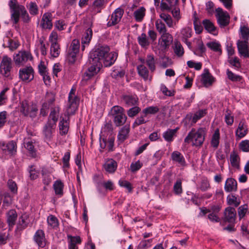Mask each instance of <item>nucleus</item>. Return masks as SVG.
<instances>
[{"label": "nucleus", "mask_w": 249, "mask_h": 249, "mask_svg": "<svg viewBox=\"0 0 249 249\" xmlns=\"http://www.w3.org/2000/svg\"><path fill=\"white\" fill-rule=\"evenodd\" d=\"M108 46H99L93 49L89 53V62L90 64H97L98 67H110L112 65L117 58V53H109Z\"/></svg>", "instance_id": "obj_1"}, {"label": "nucleus", "mask_w": 249, "mask_h": 249, "mask_svg": "<svg viewBox=\"0 0 249 249\" xmlns=\"http://www.w3.org/2000/svg\"><path fill=\"white\" fill-rule=\"evenodd\" d=\"M8 5L11 13V18L15 24L18 22L20 15L24 22L27 23L30 20L29 16L24 6L18 4L17 0H10Z\"/></svg>", "instance_id": "obj_2"}, {"label": "nucleus", "mask_w": 249, "mask_h": 249, "mask_svg": "<svg viewBox=\"0 0 249 249\" xmlns=\"http://www.w3.org/2000/svg\"><path fill=\"white\" fill-rule=\"evenodd\" d=\"M205 134V131L203 128H199L197 131L193 128L185 138L184 142L188 143L191 142L193 145L200 146L204 142Z\"/></svg>", "instance_id": "obj_3"}, {"label": "nucleus", "mask_w": 249, "mask_h": 249, "mask_svg": "<svg viewBox=\"0 0 249 249\" xmlns=\"http://www.w3.org/2000/svg\"><path fill=\"white\" fill-rule=\"evenodd\" d=\"M111 113L116 126H122L126 122L127 117L122 107L118 106H114L111 109Z\"/></svg>", "instance_id": "obj_4"}, {"label": "nucleus", "mask_w": 249, "mask_h": 249, "mask_svg": "<svg viewBox=\"0 0 249 249\" xmlns=\"http://www.w3.org/2000/svg\"><path fill=\"white\" fill-rule=\"evenodd\" d=\"M20 112L25 116H29L32 119L36 117L38 109L36 104L24 100L20 103Z\"/></svg>", "instance_id": "obj_5"}, {"label": "nucleus", "mask_w": 249, "mask_h": 249, "mask_svg": "<svg viewBox=\"0 0 249 249\" xmlns=\"http://www.w3.org/2000/svg\"><path fill=\"white\" fill-rule=\"evenodd\" d=\"M75 88H72L69 94L68 104L66 112L67 116L73 114L78 108L79 99L75 95Z\"/></svg>", "instance_id": "obj_6"}, {"label": "nucleus", "mask_w": 249, "mask_h": 249, "mask_svg": "<svg viewBox=\"0 0 249 249\" xmlns=\"http://www.w3.org/2000/svg\"><path fill=\"white\" fill-rule=\"evenodd\" d=\"M12 69V59L7 55H4L0 64V73L5 77L10 75Z\"/></svg>", "instance_id": "obj_7"}, {"label": "nucleus", "mask_w": 249, "mask_h": 249, "mask_svg": "<svg viewBox=\"0 0 249 249\" xmlns=\"http://www.w3.org/2000/svg\"><path fill=\"white\" fill-rule=\"evenodd\" d=\"M32 58L30 52L25 51L18 52L14 55L13 59L17 66H20L24 65L28 60Z\"/></svg>", "instance_id": "obj_8"}, {"label": "nucleus", "mask_w": 249, "mask_h": 249, "mask_svg": "<svg viewBox=\"0 0 249 249\" xmlns=\"http://www.w3.org/2000/svg\"><path fill=\"white\" fill-rule=\"evenodd\" d=\"M215 16L217 22L221 27H225L229 23L230 16L227 12H224L221 8H217L215 10Z\"/></svg>", "instance_id": "obj_9"}, {"label": "nucleus", "mask_w": 249, "mask_h": 249, "mask_svg": "<svg viewBox=\"0 0 249 249\" xmlns=\"http://www.w3.org/2000/svg\"><path fill=\"white\" fill-rule=\"evenodd\" d=\"M124 13V10L122 8L119 7L116 9L110 16L107 26L111 27L117 24L121 21Z\"/></svg>", "instance_id": "obj_10"}, {"label": "nucleus", "mask_w": 249, "mask_h": 249, "mask_svg": "<svg viewBox=\"0 0 249 249\" xmlns=\"http://www.w3.org/2000/svg\"><path fill=\"white\" fill-rule=\"evenodd\" d=\"M34 73L32 67H27L19 70V77L23 81L29 82L34 79Z\"/></svg>", "instance_id": "obj_11"}, {"label": "nucleus", "mask_w": 249, "mask_h": 249, "mask_svg": "<svg viewBox=\"0 0 249 249\" xmlns=\"http://www.w3.org/2000/svg\"><path fill=\"white\" fill-rule=\"evenodd\" d=\"M173 41V36L168 32L160 35L158 42L160 47L163 49L168 48Z\"/></svg>", "instance_id": "obj_12"}, {"label": "nucleus", "mask_w": 249, "mask_h": 249, "mask_svg": "<svg viewBox=\"0 0 249 249\" xmlns=\"http://www.w3.org/2000/svg\"><path fill=\"white\" fill-rule=\"evenodd\" d=\"M139 60L143 65L145 64L151 72H153L156 70V60L153 54H147L145 59L139 58Z\"/></svg>", "instance_id": "obj_13"}, {"label": "nucleus", "mask_w": 249, "mask_h": 249, "mask_svg": "<svg viewBox=\"0 0 249 249\" xmlns=\"http://www.w3.org/2000/svg\"><path fill=\"white\" fill-rule=\"evenodd\" d=\"M238 52L240 54L244 57L249 56V42L239 40L237 42Z\"/></svg>", "instance_id": "obj_14"}, {"label": "nucleus", "mask_w": 249, "mask_h": 249, "mask_svg": "<svg viewBox=\"0 0 249 249\" xmlns=\"http://www.w3.org/2000/svg\"><path fill=\"white\" fill-rule=\"evenodd\" d=\"M1 150L7 154L13 155L16 152L17 144L13 141L9 142L8 143H0Z\"/></svg>", "instance_id": "obj_15"}, {"label": "nucleus", "mask_w": 249, "mask_h": 249, "mask_svg": "<svg viewBox=\"0 0 249 249\" xmlns=\"http://www.w3.org/2000/svg\"><path fill=\"white\" fill-rule=\"evenodd\" d=\"M91 66L89 68L88 71L85 73L83 81H88L94 75L96 74L99 71L102 67H98L97 64H90Z\"/></svg>", "instance_id": "obj_16"}, {"label": "nucleus", "mask_w": 249, "mask_h": 249, "mask_svg": "<svg viewBox=\"0 0 249 249\" xmlns=\"http://www.w3.org/2000/svg\"><path fill=\"white\" fill-rule=\"evenodd\" d=\"M56 124L50 122H47L44 125L43 128V134L47 140H50L52 136V134L54 131Z\"/></svg>", "instance_id": "obj_17"}, {"label": "nucleus", "mask_w": 249, "mask_h": 249, "mask_svg": "<svg viewBox=\"0 0 249 249\" xmlns=\"http://www.w3.org/2000/svg\"><path fill=\"white\" fill-rule=\"evenodd\" d=\"M248 133V127L245 122L242 120L239 123L238 127L235 132V135L239 139L244 137Z\"/></svg>", "instance_id": "obj_18"}, {"label": "nucleus", "mask_w": 249, "mask_h": 249, "mask_svg": "<svg viewBox=\"0 0 249 249\" xmlns=\"http://www.w3.org/2000/svg\"><path fill=\"white\" fill-rule=\"evenodd\" d=\"M52 15L50 13H45L42 16L41 26L43 29H51L53 27Z\"/></svg>", "instance_id": "obj_19"}, {"label": "nucleus", "mask_w": 249, "mask_h": 249, "mask_svg": "<svg viewBox=\"0 0 249 249\" xmlns=\"http://www.w3.org/2000/svg\"><path fill=\"white\" fill-rule=\"evenodd\" d=\"M130 132V126L129 124H126L121 128L119 131L117 139L121 142H123L128 137Z\"/></svg>", "instance_id": "obj_20"}, {"label": "nucleus", "mask_w": 249, "mask_h": 249, "mask_svg": "<svg viewBox=\"0 0 249 249\" xmlns=\"http://www.w3.org/2000/svg\"><path fill=\"white\" fill-rule=\"evenodd\" d=\"M34 240L39 247L43 248L46 245L44 233L42 230H38L34 235Z\"/></svg>", "instance_id": "obj_21"}, {"label": "nucleus", "mask_w": 249, "mask_h": 249, "mask_svg": "<svg viewBox=\"0 0 249 249\" xmlns=\"http://www.w3.org/2000/svg\"><path fill=\"white\" fill-rule=\"evenodd\" d=\"M237 184L236 181L232 178H228L226 180L224 189L227 192H235L237 190Z\"/></svg>", "instance_id": "obj_22"}, {"label": "nucleus", "mask_w": 249, "mask_h": 249, "mask_svg": "<svg viewBox=\"0 0 249 249\" xmlns=\"http://www.w3.org/2000/svg\"><path fill=\"white\" fill-rule=\"evenodd\" d=\"M124 103L127 107L136 106L138 102V98L136 95H124L122 97Z\"/></svg>", "instance_id": "obj_23"}, {"label": "nucleus", "mask_w": 249, "mask_h": 249, "mask_svg": "<svg viewBox=\"0 0 249 249\" xmlns=\"http://www.w3.org/2000/svg\"><path fill=\"white\" fill-rule=\"evenodd\" d=\"M104 168L108 173H113L117 168V162L113 159H109L103 165Z\"/></svg>", "instance_id": "obj_24"}, {"label": "nucleus", "mask_w": 249, "mask_h": 249, "mask_svg": "<svg viewBox=\"0 0 249 249\" xmlns=\"http://www.w3.org/2000/svg\"><path fill=\"white\" fill-rule=\"evenodd\" d=\"M171 159L172 160L181 166H184L186 165V162L183 156L178 151H174L171 154Z\"/></svg>", "instance_id": "obj_25"}, {"label": "nucleus", "mask_w": 249, "mask_h": 249, "mask_svg": "<svg viewBox=\"0 0 249 249\" xmlns=\"http://www.w3.org/2000/svg\"><path fill=\"white\" fill-rule=\"evenodd\" d=\"M206 114V109H200L194 114L188 115L187 117L191 120L192 123L195 124L198 120L205 116Z\"/></svg>", "instance_id": "obj_26"}, {"label": "nucleus", "mask_w": 249, "mask_h": 249, "mask_svg": "<svg viewBox=\"0 0 249 249\" xmlns=\"http://www.w3.org/2000/svg\"><path fill=\"white\" fill-rule=\"evenodd\" d=\"M92 36V31L91 28H89L86 30V32L82 39L81 50L82 51H84L85 47L89 45Z\"/></svg>", "instance_id": "obj_27"}, {"label": "nucleus", "mask_w": 249, "mask_h": 249, "mask_svg": "<svg viewBox=\"0 0 249 249\" xmlns=\"http://www.w3.org/2000/svg\"><path fill=\"white\" fill-rule=\"evenodd\" d=\"M137 71L139 75L142 77L144 81L148 80H151V78H149V71L147 68L141 63L137 66Z\"/></svg>", "instance_id": "obj_28"}, {"label": "nucleus", "mask_w": 249, "mask_h": 249, "mask_svg": "<svg viewBox=\"0 0 249 249\" xmlns=\"http://www.w3.org/2000/svg\"><path fill=\"white\" fill-rule=\"evenodd\" d=\"M205 73L202 74V82L205 87H208L212 84L213 78L209 72L208 70H205Z\"/></svg>", "instance_id": "obj_29"}, {"label": "nucleus", "mask_w": 249, "mask_h": 249, "mask_svg": "<svg viewBox=\"0 0 249 249\" xmlns=\"http://www.w3.org/2000/svg\"><path fill=\"white\" fill-rule=\"evenodd\" d=\"M178 129V128L173 129H167V131L163 132L162 134L163 138L167 142H172L174 140V137L176 136Z\"/></svg>", "instance_id": "obj_30"}, {"label": "nucleus", "mask_w": 249, "mask_h": 249, "mask_svg": "<svg viewBox=\"0 0 249 249\" xmlns=\"http://www.w3.org/2000/svg\"><path fill=\"white\" fill-rule=\"evenodd\" d=\"M68 237L70 239L69 249H78L76 244L81 243V239L79 236H72L68 235Z\"/></svg>", "instance_id": "obj_31"}, {"label": "nucleus", "mask_w": 249, "mask_h": 249, "mask_svg": "<svg viewBox=\"0 0 249 249\" xmlns=\"http://www.w3.org/2000/svg\"><path fill=\"white\" fill-rule=\"evenodd\" d=\"M162 0L160 3V7L163 10H170L172 7L175 6L178 3V0H166L167 3Z\"/></svg>", "instance_id": "obj_32"}, {"label": "nucleus", "mask_w": 249, "mask_h": 249, "mask_svg": "<svg viewBox=\"0 0 249 249\" xmlns=\"http://www.w3.org/2000/svg\"><path fill=\"white\" fill-rule=\"evenodd\" d=\"M60 133L61 135H65L69 130V123L68 121L62 118L59 124Z\"/></svg>", "instance_id": "obj_33"}, {"label": "nucleus", "mask_w": 249, "mask_h": 249, "mask_svg": "<svg viewBox=\"0 0 249 249\" xmlns=\"http://www.w3.org/2000/svg\"><path fill=\"white\" fill-rule=\"evenodd\" d=\"M145 9L143 7H141L134 13V16L138 22L142 21L145 16Z\"/></svg>", "instance_id": "obj_34"}, {"label": "nucleus", "mask_w": 249, "mask_h": 249, "mask_svg": "<svg viewBox=\"0 0 249 249\" xmlns=\"http://www.w3.org/2000/svg\"><path fill=\"white\" fill-rule=\"evenodd\" d=\"M138 41L140 45L142 48H147L150 42L145 34L142 33L138 37Z\"/></svg>", "instance_id": "obj_35"}, {"label": "nucleus", "mask_w": 249, "mask_h": 249, "mask_svg": "<svg viewBox=\"0 0 249 249\" xmlns=\"http://www.w3.org/2000/svg\"><path fill=\"white\" fill-rule=\"evenodd\" d=\"M155 26L157 31L160 35L167 32L165 25L160 19H157L156 21Z\"/></svg>", "instance_id": "obj_36"}, {"label": "nucleus", "mask_w": 249, "mask_h": 249, "mask_svg": "<svg viewBox=\"0 0 249 249\" xmlns=\"http://www.w3.org/2000/svg\"><path fill=\"white\" fill-rule=\"evenodd\" d=\"M59 45L57 42H53L51 44L50 52L51 55L53 57H57L60 53Z\"/></svg>", "instance_id": "obj_37"}, {"label": "nucleus", "mask_w": 249, "mask_h": 249, "mask_svg": "<svg viewBox=\"0 0 249 249\" xmlns=\"http://www.w3.org/2000/svg\"><path fill=\"white\" fill-rule=\"evenodd\" d=\"M173 49L174 53L178 56H181L184 54V49L178 41H175Z\"/></svg>", "instance_id": "obj_38"}, {"label": "nucleus", "mask_w": 249, "mask_h": 249, "mask_svg": "<svg viewBox=\"0 0 249 249\" xmlns=\"http://www.w3.org/2000/svg\"><path fill=\"white\" fill-rule=\"evenodd\" d=\"M220 134L218 129L215 131L214 134L213 135L211 145L214 148H217L219 143Z\"/></svg>", "instance_id": "obj_39"}, {"label": "nucleus", "mask_w": 249, "mask_h": 249, "mask_svg": "<svg viewBox=\"0 0 249 249\" xmlns=\"http://www.w3.org/2000/svg\"><path fill=\"white\" fill-rule=\"evenodd\" d=\"M182 40L187 43V39L192 36V29L189 27H185L181 31Z\"/></svg>", "instance_id": "obj_40"}, {"label": "nucleus", "mask_w": 249, "mask_h": 249, "mask_svg": "<svg viewBox=\"0 0 249 249\" xmlns=\"http://www.w3.org/2000/svg\"><path fill=\"white\" fill-rule=\"evenodd\" d=\"M55 101V95L52 92H47L45 97L44 102L43 104H46L50 108L51 106Z\"/></svg>", "instance_id": "obj_41"}, {"label": "nucleus", "mask_w": 249, "mask_h": 249, "mask_svg": "<svg viewBox=\"0 0 249 249\" xmlns=\"http://www.w3.org/2000/svg\"><path fill=\"white\" fill-rule=\"evenodd\" d=\"M25 147L29 151L30 156L33 158L36 156V151L32 141H25Z\"/></svg>", "instance_id": "obj_42"}, {"label": "nucleus", "mask_w": 249, "mask_h": 249, "mask_svg": "<svg viewBox=\"0 0 249 249\" xmlns=\"http://www.w3.org/2000/svg\"><path fill=\"white\" fill-rule=\"evenodd\" d=\"M80 49V42L77 39H74L72 40L70 48L69 49V51L75 53H78L79 52Z\"/></svg>", "instance_id": "obj_43"}, {"label": "nucleus", "mask_w": 249, "mask_h": 249, "mask_svg": "<svg viewBox=\"0 0 249 249\" xmlns=\"http://www.w3.org/2000/svg\"><path fill=\"white\" fill-rule=\"evenodd\" d=\"M205 29L209 32L212 33L215 31V28L213 23L209 19H204L202 22Z\"/></svg>", "instance_id": "obj_44"}, {"label": "nucleus", "mask_w": 249, "mask_h": 249, "mask_svg": "<svg viewBox=\"0 0 249 249\" xmlns=\"http://www.w3.org/2000/svg\"><path fill=\"white\" fill-rule=\"evenodd\" d=\"M160 17L161 19L166 22L169 27H172L173 26V21L171 17L169 15L165 13H161Z\"/></svg>", "instance_id": "obj_45"}, {"label": "nucleus", "mask_w": 249, "mask_h": 249, "mask_svg": "<svg viewBox=\"0 0 249 249\" xmlns=\"http://www.w3.org/2000/svg\"><path fill=\"white\" fill-rule=\"evenodd\" d=\"M159 111V108L156 106H150L142 110V113L146 116L148 114H155Z\"/></svg>", "instance_id": "obj_46"}, {"label": "nucleus", "mask_w": 249, "mask_h": 249, "mask_svg": "<svg viewBox=\"0 0 249 249\" xmlns=\"http://www.w3.org/2000/svg\"><path fill=\"white\" fill-rule=\"evenodd\" d=\"M230 162L231 165L237 167L239 166V157L235 151H233L230 155Z\"/></svg>", "instance_id": "obj_47"}, {"label": "nucleus", "mask_w": 249, "mask_h": 249, "mask_svg": "<svg viewBox=\"0 0 249 249\" xmlns=\"http://www.w3.org/2000/svg\"><path fill=\"white\" fill-rule=\"evenodd\" d=\"M53 188L56 195L63 194V184L61 181H56L53 184Z\"/></svg>", "instance_id": "obj_48"}, {"label": "nucleus", "mask_w": 249, "mask_h": 249, "mask_svg": "<svg viewBox=\"0 0 249 249\" xmlns=\"http://www.w3.org/2000/svg\"><path fill=\"white\" fill-rule=\"evenodd\" d=\"M240 33L243 41H248L249 39V28L246 26L240 27Z\"/></svg>", "instance_id": "obj_49"}, {"label": "nucleus", "mask_w": 249, "mask_h": 249, "mask_svg": "<svg viewBox=\"0 0 249 249\" xmlns=\"http://www.w3.org/2000/svg\"><path fill=\"white\" fill-rule=\"evenodd\" d=\"M236 210L234 208L228 207L225 211V218H235Z\"/></svg>", "instance_id": "obj_50"}, {"label": "nucleus", "mask_w": 249, "mask_h": 249, "mask_svg": "<svg viewBox=\"0 0 249 249\" xmlns=\"http://www.w3.org/2000/svg\"><path fill=\"white\" fill-rule=\"evenodd\" d=\"M207 46L211 50L215 52H220L221 53L222 51L220 48L221 45L218 42H211L207 44Z\"/></svg>", "instance_id": "obj_51"}, {"label": "nucleus", "mask_w": 249, "mask_h": 249, "mask_svg": "<svg viewBox=\"0 0 249 249\" xmlns=\"http://www.w3.org/2000/svg\"><path fill=\"white\" fill-rule=\"evenodd\" d=\"M239 148L243 152H249V140H246L241 141L239 143Z\"/></svg>", "instance_id": "obj_52"}, {"label": "nucleus", "mask_w": 249, "mask_h": 249, "mask_svg": "<svg viewBox=\"0 0 249 249\" xmlns=\"http://www.w3.org/2000/svg\"><path fill=\"white\" fill-rule=\"evenodd\" d=\"M134 106L135 107L129 109L127 111V114L130 117H133L141 111V108L139 107Z\"/></svg>", "instance_id": "obj_53"}, {"label": "nucleus", "mask_w": 249, "mask_h": 249, "mask_svg": "<svg viewBox=\"0 0 249 249\" xmlns=\"http://www.w3.org/2000/svg\"><path fill=\"white\" fill-rule=\"evenodd\" d=\"M29 172L30 173V177L31 179H35L38 177V173L36 170L34 165H31L29 167Z\"/></svg>", "instance_id": "obj_54"}, {"label": "nucleus", "mask_w": 249, "mask_h": 249, "mask_svg": "<svg viewBox=\"0 0 249 249\" xmlns=\"http://www.w3.org/2000/svg\"><path fill=\"white\" fill-rule=\"evenodd\" d=\"M76 53L71 52L68 51V54L67 55V60L70 64H73L76 59Z\"/></svg>", "instance_id": "obj_55"}, {"label": "nucleus", "mask_w": 249, "mask_h": 249, "mask_svg": "<svg viewBox=\"0 0 249 249\" xmlns=\"http://www.w3.org/2000/svg\"><path fill=\"white\" fill-rule=\"evenodd\" d=\"M174 191L176 195H179L182 192L181 181L178 180L174 185Z\"/></svg>", "instance_id": "obj_56"}, {"label": "nucleus", "mask_w": 249, "mask_h": 249, "mask_svg": "<svg viewBox=\"0 0 249 249\" xmlns=\"http://www.w3.org/2000/svg\"><path fill=\"white\" fill-rule=\"evenodd\" d=\"M119 184L120 186L126 188L129 192H132V188L131 184L128 181L124 180H120L119 181Z\"/></svg>", "instance_id": "obj_57"}, {"label": "nucleus", "mask_w": 249, "mask_h": 249, "mask_svg": "<svg viewBox=\"0 0 249 249\" xmlns=\"http://www.w3.org/2000/svg\"><path fill=\"white\" fill-rule=\"evenodd\" d=\"M43 182L45 185H49L52 181V178L50 174L42 171Z\"/></svg>", "instance_id": "obj_58"}, {"label": "nucleus", "mask_w": 249, "mask_h": 249, "mask_svg": "<svg viewBox=\"0 0 249 249\" xmlns=\"http://www.w3.org/2000/svg\"><path fill=\"white\" fill-rule=\"evenodd\" d=\"M227 74L229 79L233 81H240L241 79V77L240 76L235 75L232 71H230L229 70H227Z\"/></svg>", "instance_id": "obj_59"}, {"label": "nucleus", "mask_w": 249, "mask_h": 249, "mask_svg": "<svg viewBox=\"0 0 249 249\" xmlns=\"http://www.w3.org/2000/svg\"><path fill=\"white\" fill-rule=\"evenodd\" d=\"M227 199L228 202L230 205H233L234 206L237 207L240 204V201L234 196L228 197Z\"/></svg>", "instance_id": "obj_60"}, {"label": "nucleus", "mask_w": 249, "mask_h": 249, "mask_svg": "<svg viewBox=\"0 0 249 249\" xmlns=\"http://www.w3.org/2000/svg\"><path fill=\"white\" fill-rule=\"evenodd\" d=\"M125 74V72L124 70H115L111 74V76L115 79L122 78L124 77Z\"/></svg>", "instance_id": "obj_61"}, {"label": "nucleus", "mask_w": 249, "mask_h": 249, "mask_svg": "<svg viewBox=\"0 0 249 249\" xmlns=\"http://www.w3.org/2000/svg\"><path fill=\"white\" fill-rule=\"evenodd\" d=\"M142 164L140 160H138L136 162H132L130 165V169L132 172H135L139 170L142 166Z\"/></svg>", "instance_id": "obj_62"}, {"label": "nucleus", "mask_w": 249, "mask_h": 249, "mask_svg": "<svg viewBox=\"0 0 249 249\" xmlns=\"http://www.w3.org/2000/svg\"><path fill=\"white\" fill-rule=\"evenodd\" d=\"M29 12L31 15H36L38 13V7L37 5L35 3L31 2L29 4Z\"/></svg>", "instance_id": "obj_63"}, {"label": "nucleus", "mask_w": 249, "mask_h": 249, "mask_svg": "<svg viewBox=\"0 0 249 249\" xmlns=\"http://www.w3.org/2000/svg\"><path fill=\"white\" fill-rule=\"evenodd\" d=\"M248 211V206L247 205H244L240 206L238 208V212L240 218H243L245 216V214Z\"/></svg>", "instance_id": "obj_64"}]
</instances>
